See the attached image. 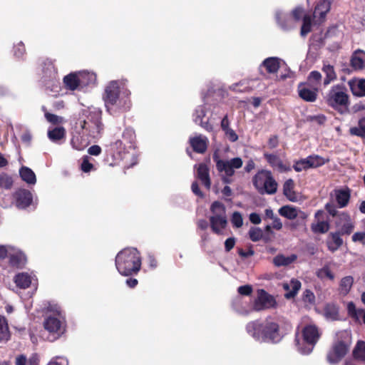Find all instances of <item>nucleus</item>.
I'll list each match as a JSON object with an SVG mask.
<instances>
[{
    "label": "nucleus",
    "mask_w": 365,
    "mask_h": 365,
    "mask_svg": "<svg viewBox=\"0 0 365 365\" xmlns=\"http://www.w3.org/2000/svg\"><path fill=\"white\" fill-rule=\"evenodd\" d=\"M115 264L117 270L121 275L136 274L141 268L140 254L136 248H125L117 254Z\"/></svg>",
    "instance_id": "obj_1"
},
{
    "label": "nucleus",
    "mask_w": 365,
    "mask_h": 365,
    "mask_svg": "<svg viewBox=\"0 0 365 365\" xmlns=\"http://www.w3.org/2000/svg\"><path fill=\"white\" fill-rule=\"evenodd\" d=\"M246 330L257 340L276 342L279 339V327L278 324L273 322L266 321L264 323L259 321L250 322L247 324Z\"/></svg>",
    "instance_id": "obj_2"
},
{
    "label": "nucleus",
    "mask_w": 365,
    "mask_h": 365,
    "mask_svg": "<svg viewBox=\"0 0 365 365\" xmlns=\"http://www.w3.org/2000/svg\"><path fill=\"white\" fill-rule=\"evenodd\" d=\"M80 128L83 135L91 136L92 138H100L103 130L101 110L97 108H88L86 118L80 122Z\"/></svg>",
    "instance_id": "obj_3"
},
{
    "label": "nucleus",
    "mask_w": 365,
    "mask_h": 365,
    "mask_svg": "<svg viewBox=\"0 0 365 365\" xmlns=\"http://www.w3.org/2000/svg\"><path fill=\"white\" fill-rule=\"evenodd\" d=\"M252 185L260 195H274L277 191L278 184L271 171L262 169L253 176Z\"/></svg>",
    "instance_id": "obj_4"
},
{
    "label": "nucleus",
    "mask_w": 365,
    "mask_h": 365,
    "mask_svg": "<svg viewBox=\"0 0 365 365\" xmlns=\"http://www.w3.org/2000/svg\"><path fill=\"white\" fill-rule=\"evenodd\" d=\"M326 102L341 114L346 113L349 110V95L346 93V88L341 85H336L331 88L327 94Z\"/></svg>",
    "instance_id": "obj_5"
},
{
    "label": "nucleus",
    "mask_w": 365,
    "mask_h": 365,
    "mask_svg": "<svg viewBox=\"0 0 365 365\" xmlns=\"http://www.w3.org/2000/svg\"><path fill=\"white\" fill-rule=\"evenodd\" d=\"M351 344L349 334L346 331L337 334V340L333 344L327 354V360L335 364L340 361L347 354Z\"/></svg>",
    "instance_id": "obj_6"
},
{
    "label": "nucleus",
    "mask_w": 365,
    "mask_h": 365,
    "mask_svg": "<svg viewBox=\"0 0 365 365\" xmlns=\"http://www.w3.org/2000/svg\"><path fill=\"white\" fill-rule=\"evenodd\" d=\"M213 160L216 163L217 170L220 172H225L226 177H232L235 174V169H239L242 166V160L239 158H234L230 160H223L220 159L217 154L213 155ZM223 182L230 183V181L227 178H223Z\"/></svg>",
    "instance_id": "obj_7"
},
{
    "label": "nucleus",
    "mask_w": 365,
    "mask_h": 365,
    "mask_svg": "<svg viewBox=\"0 0 365 365\" xmlns=\"http://www.w3.org/2000/svg\"><path fill=\"white\" fill-rule=\"evenodd\" d=\"M114 146L119 150V153L128 152L129 150L136 147V135L135 130L131 128H126L121 136V139L117 140Z\"/></svg>",
    "instance_id": "obj_8"
},
{
    "label": "nucleus",
    "mask_w": 365,
    "mask_h": 365,
    "mask_svg": "<svg viewBox=\"0 0 365 365\" xmlns=\"http://www.w3.org/2000/svg\"><path fill=\"white\" fill-rule=\"evenodd\" d=\"M302 334L307 345L305 349L302 348L300 352L303 354H309L312 351L315 344L320 337L321 333L315 325L309 324L304 328Z\"/></svg>",
    "instance_id": "obj_9"
},
{
    "label": "nucleus",
    "mask_w": 365,
    "mask_h": 365,
    "mask_svg": "<svg viewBox=\"0 0 365 365\" xmlns=\"http://www.w3.org/2000/svg\"><path fill=\"white\" fill-rule=\"evenodd\" d=\"M276 305V300L273 296L269 294L264 289L258 290L257 297L254 302V309L256 311L270 309L274 307Z\"/></svg>",
    "instance_id": "obj_10"
},
{
    "label": "nucleus",
    "mask_w": 365,
    "mask_h": 365,
    "mask_svg": "<svg viewBox=\"0 0 365 365\" xmlns=\"http://www.w3.org/2000/svg\"><path fill=\"white\" fill-rule=\"evenodd\" d=\"M13 198L15 205L20 210L27 208L33 202L31 192L26 189L20 188L14 192Z\"/></svg>",
    "instance_id": "obj_11"
},
{
    "label": "nucleus",
    "mask_w": 365,
    "mask_h": 365,
    "mask_svg": "<svg viewBox=\"0 0 365 365\" xmlns=\"http://www.w3.org/2000/svg\"><path fill=\"white\" fill-rule=\"evenodd\" d=\"M120 87L119 83L116 81H110L105 89L103 99L106 106H114L117 103L119 98Z\"/></svg>",
    "instance_id": "obj_12"
},
{
    "label": "nucleus",
    "mask_w": 365,
    "mask_h": 365,
    "mask_svg": "<svg viewBox=\"0 0 365 365\" xmlns=\"http://www.w3.org/2000/svg\"><path fill=\"white\" fill-rule=\"evenodd\" d=\"M277 24L284 30H288L292 27L297 21V8L292 10L289 14L277 11L275 14Z\"/></svg>",
    "instance_id": "obj_13"
},
{
    "label": "nucleus",
    "mask_w": 365,
    "mask_h": 365,
    "mask_svg": "<svg viewBox=\"0 0 365 365\" xmlns=\"http://www.w3.org/2000/svg\"><path fill=\"white\" fill-rule=\"evenodd\" d=\"M331 2L329 0H319L314 8L313 18L315 22L321 24L326 21L327 14L331 9Z\"/></svg>",
    "instance_id": "obj_14"
},
{
    "label": "nucleus",
    "mask_w": 365,
    "mask_h": 365,
    "mask_svg": "<svg viewBox=\"0 0 365 365\" xmlns=\"http://www.w3.org/2000/svg\"><path fill=\"white\" fill-rule=\"evenodd\" d=\"M91 138H92L91 136L83 135L80 129L73 133L71 144L74 149L83 150L89 145Z\"/></svg>",
    "instance_id": "obj_15"
},
{
    "label": "nucleus",
    "mask_w": 365,
    "mask_h": 365,
    "mask_svg": "<svg viewBox=\"0 0 365 365\" xmlns=\"http://www.w3.org/2000/svg\"><path fill=\"white\" fill-rule=\"evenodd\" d=\"M336 226L341 235H349L354 230V225L349 215L346 212H340L338 215Z\"/></svg>",
    "instance_id": "obj_16"
},
{
    "label": "nucleus",
    "mask_w": 365,
    "mask_h": 365,
    "mask_svg": "<svg viewBox=\"0 0 365 365\" xmlns=\"http://www.w3.org/2000/svg\"><path fill=\"white\" fill-rule=\"evenodd\" d=\"M197 167L196 178L201 182L207 190L211 187V179L210 176V168L205 163H200Z\"/></svg>",
    "instance_id": "obj_17"
},
{
    "label": "nucleus",
    "mask_w": 365,
    "mask_h": 365,
    "mask_svg": "<svg viewBox=\"0 0 365 365\" xmlns=\"http://www.w3.org/2000/svg\"><path fill=\"white\" fill-rule=\"evenodd\" d=\"M264 158L274 170H277L279 173L290 170L289 165L284 164L282 160L277 155L264 153Z\"/></svg>",
    "instance_id": "obj_18"
},
{
    "label": "nucleus",
    "mask_w": 365,
    "mask_h": 365,
    "mask_svg": "<svg viewBox=\"0 0 365 365\" xmlns=\"http://www.w3.org/2000/svg\"><path fill=\"white\" fill-rule=\"evenodd\" d=\"M26 262V256L20 250L9 255V264L12 268L23 269L25 267Z\"/></svg>",
    "instance_id": "obj_19"
},
{
    "label": "nucleus",
    "mask_w": 365,
    "mask_h": 365,
    "mask_svg": "<svg viewBox=\"0 0 365 365\" xmlns=\"http://www.w3.org/2000/svg\"><path fill=\"white\" fill-rule=\"evenodd\" d=\"M210 227L212 232L217 235L222 233V230L227 226V221L224 215H215L210 217Z\"/></svg>",
    "instance_id": "obj_20"
},
{
    "label": "nucleus",
    "mask_w": 365,
    "mask_h": 365,
    "mask_svg": "<svg viewBox=\"0 0 365 365\" xmlns=\"http://www.w3.org/2000/svg\"><path fill=\"white\" fill-rule=\"evenodd\" d=\"M44 328L51 333L60 336L63 333L61 322L55 317H47L43 322Z\"/></svg>",
    "instance_id": "obj_21"
},
{
    "label": "nucleus",
    "mask_w": 365,
    "mask_h": 365,
    "mask_svg": "<svg viewBox=\"0 0 365 365\" xmlns=\"http://www.w3.org/2000/svg\"><path fill=\"white\" fill-rule=\"evenodd\" d=\"M189 141L194 152L202 154L207 150V139L206 137L195 136L190 138Z\"/></svg>",
    "instance_id": "obj_22"
},
{
    "label": "nucleus",
    "mask_w": 365,
    "mask_h": 365,
    "mask_svg": "<svg viewBox=\"0 0 365 365\" xmlns=\"http://www.w3.org/2000/svg\"><path fill=\"white\" fill-rule=\"evenodd\" d=\"M348 84L354 96L358 97L365 96V79H351L349 81Z\"/></svg>",
    "instance_id": "obj_23"
},
{
    "label": "nucleus",
    "mask_w": 365,
    "mask_h": 365,
    "mask_svg": "<svg viewBox=\"0 0 365 365\" xmlns=\"http://www.w3.org/2000/svg\"><path fill=\"white\" fill-rule=\"evenodd\" d=\"M351 66L356 71L365 68V52L362 50L355 51L351 58Z\"/></svg>",
    "instance_id": "obj_24"
},
{
    "label": "nucleus",
    "mask_w": 365,
    "mask_h": 365,
    "mask_svg": "<svg viewBox=\"0 0 365 365\" xmlns=\"http://www.w3.org/2000/svg\"><path fill=\"white\" fill-rule=\"evenodd\" d=\"M324 164V160L319 156H309L298 160V171L301 169L316 168Z\"/></svg>",
    "instance_id": "obj_25"
},
{
    "label": "nucleus",
    "mask_w": 365,
    "mask_h": 365,
    "mask_svg": "<svg viewBox=\"0 0 365 365\" xmlns=\"http://www.w3.org/2000/svg\"><path fill=\"white\" fill-rule=\"evenodd\" d=\"M280 62L277 57H269L262 61L260 68H264L268 73H276L280 68Z\"/></svg>",
    "instance_id": "obj_26"
},
{
    "label": "nucleus",
    "mask_w": 365,
    "mask_h": 365,
    "mask_svg": "<svg viewBox=\"0 0 365 365\" xmlns=\"http://www.w3.org/2000/svg\"><path fill=\"white\" fill-rule=\"evenodd\" d=\"M334 195L338 207L340 208L345 207L348 205L351 197L349 189L335 190Z\"/></svg>",
    "instance_id": "obj_27"
},
{
    "label": "nucleus",
    "mask_w": 365,
    "mask_h": 365,
    "mask_svg": "<svg viewBox=\"0 0 365 365\" xmlns=\"http://www.w3.org/2000/svg\"><path fill=\"white\" fill-rule=\"evenodd\" d=\"M14 282L17 287L25 289L31 286V277L27 272H20L14 276Z\"/></svg>",
    "instance_id": "obj_28"
},
{
    "label": "nucleus",
    "mask_w": 365,
    "mask_h": 365,
    "mask_svg": "<svg viewBox=\"0 0 365 365\" xmlns=\"http://www.w3.org/2000/svg\"><path fill=\"white\" fill-rule=\"evenodd\" d=\"M299 96L304 101L307 102H314L318 96V89L316 88H302L299 91Z\"/></svg>",
    "instance_id": "obj_29"
},
{
    "label": "nucleus",
    "mask_w": 365,
    "mask_h": 365,
    "mask_svg": "<svg viewBox=\"0 0 365 365\" xmlns=\"http://www.w3.org/2000/svg\"><path fill=\"white\" fill-rule=\"evenodd\" d=\"M19 175L22 180L28 184L34 185L36 182L35 173L31 168L28 167H21L19 170Z\"/></svg>",
    "instance_id": "obj_30"
},
{
    "label": "nucleus",
    "mask_w": 365,
    "mask_h": 365,
    "mask_svg": "<svg viewBox=\"0 0 365 365\" xmlns=\"http://www.w3.org/2000/svg\"><path fill=\"white\" fill-rule=\"evenodd\" d=\"M354 283V278L351 276H346L343 277L339 283V294L341 296H346L347 295Z\"/></svg>",
    "instance_id": "obj_31"
},
{
    "label": "nucleus",
    "mask_w": 365,
    "mask_h": 365,
    "mask_svg": "<svg viewBox=\"0 0 365 365\" xmlns=\"http://www.w3.org/2000/svg\"><path fill=\"white\" fill-rule=\"evenodd\" d=\"M315 24H319L315 22V19L312 18L311 15H305L302 19V25L300 31L301 36H307L312 31V26Z\"/></svg>",
    "instance_id": "obj_32"
},
{
    "label": "nucleus",
    "mask_w": 365,
    "mask_h": 365,
    "mask_svg": "<svg viewBox=\"0 0 365 365\" xmlns=\"http://www.w3.org/2000/svg\"><path fill=\"white\" fill-rule=\"evenodd\" d=\"M11 336L8 320L0 314V341H7Z\"/></svg>",
    "instance_id": "obj_33"
},
{
    "label": "nucleus",
    "mask_w": 365,
    "mask_h": 365,
    "mask_svg": "<svg viewBox=\"0 0 365 365\" xmlns=\"http://www.w3.org/2000/svg\"><path fill=\"white\" fill-rule=\"evenodd\" d=\"M65 86L71 90L75 91L80 85V79L76 73H69L63 78Z\"/></svg>",
    "instance_id": "obj_34"
},
{
    "label": "nucleus",
    "mask_w": 365,
    "mask_h": 365,
    "mask_svg": "<svg viewBox=\"0 0 365 365\" xmlns=\"http://www.w3.org/2000/svg\"><path fill=\"white\" fill-rule=\"evenodd\" d=\"M294 182L292 179L286 180L283 185V193L290 201L295 202L297 195L294 191Z\"/></svg>",
    "instance_id": "obj_35"
},
{
    "label": "nucleus",
    "mask_w": 365,
    "mask_h": 365,
    "mask_svg": "<svg viewBox=\"0 0 365 365\" xmlns=\"http://www.w3.org/2000/svg\"><path fill=\"white\" fill-rule=\"evenodd\" d=\"M324 316L327 320L334 321L339 319L337 306L334 304H327L324 308Z\"/></svg>",
    "instance_id": "obj_36"
},
{
    "label": "nucleus",
    "mask_w": 365,
    "mask_h": 365,
    "mask_svg": "<svg viewBox=\"0 0 365 365\" xmlns=\"http://www.w3.org/2000/svg\"><path fill=\"white\" fill-rule=\"evenodd\" d=\"M249 237L252 242H258L262 238L265 242L270 240V237L267 235H264L262 230L259 227H252L249 230Z\"/></svg>",
    "instance_id": "obj_37"
},
{
    "label": "nucleus",
    "mask_w": 365,
    "mask_h": 365,
    "mask_svg": "<svg viewBox=\"0 0 365 365\" xmlns=\"http://www.w3.org/2000/svg\"><path fill=\"white\" fill-rule=\"evenodd\" d=\"M297 259L296 255H292L289 257H285L283 255H278L273 258V264L276 267L287 266L292 263Z\"/></svg>",
    "instance_id": "obj_38"
},
{
    "label": "nucleus",
    "mask_w": 365,
    "mask_h": 365,
    "mask_svg": "<svg viewBox=\"0 0 365 365\" xmlns=\"http://www.w3.org/2000/svg\"><path fill=\"white\" fill-rule=\"evenodd\" d=\"M347 311L349 315L355 319L359 320L360 318H362L365 324V311L364 309H357L354 302H350L347 304Z\"/></svg>",
    "instance_id": "obj_39"
},
{
    "label": "nucleus",
    "mask_w": 365,
    "mask_h": 365,
    "mask_svg": "<svg viewBox=\"0 0 365 365\" xmlns=\"http://www.w3.org/2000/svg\"><path fill=\"white\" fill-rule=\"evenodd\" d=\"M48 137L53 142H57L66 137V129L63 127H56L48 131Z\"/></svg>",
    "instance_id": "obj_40"
},
{
    "label": "nucleus",
    "mask_w": 365,
    "mask_h": 365,
    "mask_svg": "<svg viewBox=\"0 0 365 365\" xmlns=\"http://www.w3.org/2000/svg\"><path fill=\"white\" fill-rule=\"evenodd\" d=\"M340 233H332L328 241L327 246L329 250L336 251L343 243L342 239L339 236Z\"/></svg>",
    "instance_id": "obj_41"
},
{
    "label": "nucleus",
    "mask_w": 365,
    "mask_h": 365,
    "mask_svg": "<svg viewBox=\"0 0 365 365\" xmlns=\"http://www.w3.org/2000/svg\"><path fill=\"white\" fill-rule=\"evenodd\" d=\"M322 71L326 74V78L324 81V84L325 86L329 84L332 81L336 78V74L332 66L329 64H324Z\"/></svg>",
    "instance_id": "obj_42"
},
{
    "label": "nucleus",
    "mask_w": 365,
    "mask_h": 365,
    "mask_svg": "<svg viewBox=\"0 0 365 365\" xmlns=\"http://www.w3.org/2000/svg\"><path fill=\"white\" fill-rule=\"evenodd\" d=\"M14 185L11 175L6 173H0V189L11 190Z\"/></svg>",
    "instance_id": "obj_43"
},
{
    "label": "nucleus",
    "mask_w": 365,
    "mask_h": 365,
    "mask_svg": "<svg viewBox=\"0 0 365 365\" xmlns=\"http://www.w3.org/2000/svg\"><path fill=\"white\" fill-rule=\"evenodd\" d=\"M353 355L359 361L365 363V342L359 341L354 349Z\"/></svg>",
    "instance_id": "obj_44"
},
{
    "label": "nucleus",
    "mask_w": 365,
    "mask_h": 365,
    "mask_svg": "<svg viewBox=\"0 0 365 365\" xmlns=\"http://www.w3.org/2000/svg\"><path fill=\"white\" fill-rule=\"evenodd\" d=\"M351 135L365 138V118L359 120L358 125L351 128Z\"/></svg>",
    "instance_id": "obj_45"
},
{
    "label": "nucleus",
    "mask_w": 365,
    "mask_h": 365,
    "mask_svg": "<svg viewBox=\"0 0 365 365\" xmlns=\"http://www.w3.org/2000/svg\"><path fill=\"white\" fill-rule=\"evenodd\" d=\"M279 213L280 215L290 220L297 217V209H295L294 207H291L288 205L282 206L279 210Z\"/></svg>",
    "instance_id": "obj_46"
},
{
    "label": "nucleus",
    "mask_w": 365,
    "mask_h": 365,
    "mask_svg": "<svg viewBox=\"0 0 365 365\" xmlns=\"http://www.w3.org/2000/svg\"><path fill=\"white\" fill-rule=\"evenodd\" d=\"M317 275L322 279H329L330 280H333L334 279V274L332 273L328 265H325L322 268L318 269L317 271Z\"/></svg>",
    "instance_id": "obj_47"
},
{
    "label": "nucleus",
    "mask_w": 365,
    "mask_h": 365,
    "mask_svg": "<svg viewBox=\"0 0 365 365\" xmlns=\"http://www.w3.org/2000/svg\"><path fill=\"white\" fill-rule=\"evenodd\" d=\"M302 302L307 307L313 306L315 303L314 294L312 291L307 289L302 294Z\"/></svg>",
    "instance_id": "obj_48"
},
{
    "label": "nucleus",
    "mask_w": 365,
    "mask_h": 365,
    "mask_svg": "<svg viewBox=\"0 0 365 365\" xmlns=\"http://www.w3.org/2000/svg\"><path fill=\"white\" fill-rule=\"evenodd\" d=\"M210 211L215 215H224L225 213V207L224 205L219 202L215 201L210 206Z\"/></svg>",
    "instance_id": "obj_49"
},
{
    "label": "nucleus",
    "mask_w": 365,
    "mask_h": 365,
    "mask_svg": "<svg viewBox=\"0 0 365 365\" xmlns=\"http://www.w3.org/2000/svg\"><path fill=\"white\" fill-rule=\"evenodd\" d=\"M312 229L315 232L324 233L329 230V225L327 222L320 221L317 222L316 224H313L312 225Z\"/></svg>",
    "instance_id": "obj_50"
},
{
    "label": "nucleus",
    "mask_w": 365,
    "mask_h": 365,
    "mask_svg": "<svg viewBox=\"0 0 365 365\" xmlns=\"http://www.w3.org/2000/svg\"><path fill=\"white\" fill-rule=\"evenodd\" d=\"M89 159L90 157L88 155H84L82 158L81 169L83 173H89L94 168L93 165L89 161Z\"/></svg>",
    "instance_id": "obj_51"
},
{
    "label": "nucleus",
    "mask_w": 365,
    "mask_h": 365,
    "mask_svg": "<svg viewBox=\"0 0 365 365\" xmlns=\"http://www.w3.org/2000/svg\"><path fill=\"white\" fill-rule=\"evenodd\" d=\"M231 222L234 227L239 228L241 227L243 225V219L240 212L235 211L233 212Z\"/></svg>",
    "instance_id": "obj_52"
},
{
    "label": "nucleus",
    "mask_w": 365,
    "mask_h": 365,
    "mask_svg": "<svg viewBox=\"0 0 365 365\" xmlns=\"http://www.w3.org/2000/svg\"><path fill=\"white\" fill-rule=\"evenodd\" d=\"M46 119L53 125H58L62 123V118L48 112L45 113Z\"/></svg>",
    "instance_id": "obj_53"
},
{
    "label": "nucleus",
    "mask_w": 365,
    "mask_h": 365,
    "mask_svg": "<svg viewBox=\"0 0 365 365\" xmlns=\"http://www.w3.org/2000/svg\"><path fill=\"white\" fill-rule=\"evenodd\" d=\"M252 287L250 284L240 286L237 289L238 293L243 296H250L252 293Z\"/></svg>",
    "instance_id": "obj_54"
},
{
    "label": "nucleus",
    "mask_w": 365,
    "mask_h": 365,
    "mask_svg": "<svg viewBox=\"0 0 365 365\" xmlns=\"http://www.w3.org/2000/svg\"><path fill=\"white\" fill-rule=\"evenodd\" d=\"M26 52V48L23 43L20 42L14 46V55L18 58L22 57Z\"/></svg>",
    "instance_id": "obj_55"
},
{
    "label": "nucleus",
    "mask_w": 365,
    "mask_h": 365,
    "mask_svg": "<svg viewBox=\"0 0 365 365\" xmlns=\"http://www.w3.org/2000/svg\"><path fill=\"white\" fill-rule=\"evenodd\" d=\"M191 190L192 192L198 196L200 198H204L205 195L204 193L200 190L199 187V185L197 181H194L191 185Z\"/></svg>",
    "instance_id": "obj_56"
},
{
    "label": "nucleus",
    "mask_w": 365,
    "mask_h": 365,
    "mask_svg": "<svg viewBox=\"0 0 365 365\" xmlns=\"http://www.w3.org/2000/svg\"><path fill=\"white\" fill-rule=\"evenodd\" d=\"M224 132L225 133V135L227 136V138L229 139L230 141L235 142L238 140V135H237L235 131L234 130H232V128H229V129L225 130Z\"/></svg>",
    "instance_id": "obj_57"
},
{
    "label": "nucleus",
    "mask_w": 365,
    "mask_h": 365,
    "mask_svg": "<svg viewBox=\"0 0 365 365\" xmlns=\"http://www.w3.org/2000/svg\"><path fill=\"white\" fill-rule=\"evenodd\" d=\"M292 284V290L284 294V297L287 299H290L292 297H294L295 294H297V280L292 279L291 281Z\"/></svg>",
    "instance_id": "obj_58"
},
{
    "label": "nucleus",
    "mask_w": 365,
    "mask_h": 365,
    "mask_svg": "<svg viewBox=\"0 0 365 365\" xmlns=\"http://www.w3.org/2000/svg\"><path fill=\"white\" fill-rule=\"evenodd\" d=\"M235 238L229 237L225 242V250L226 252H230L235 245Z\"/></svg>",
    "instance_id": "obj_59"
},
{
    "label": "nucleus",
    "mask_w": 365,
    "mask_h": 365,
    "mask_svg": "<svg viewBox=\"0 0 365 365\" xmlns=\"http://www.w3.org/2000/svg\"><path fill=\"white\" fill-rule=\"evenodd\" d=\"M279 140L277 135L271 136L268 140L267 145L269 149H274L278 146Z\"/></svg>",
    "instance_id": "obj_60"
},
{
    "label": "nucleus",
    "mask_w": 365,
    "mask_h": 365,
    "mask_svg": "<svg viewBox=\"0 0 365 365\" xmlns=\"http://www.w3.org/2000/svg\"><path fill=\"white\" fill-rule=\"evenodd\" d=\"M101 148L99 145H93L88 148V153L91 155L97 156L101 154Z\"/></svg>",
    "instance_id": "obj_61"
},
{
    "label": "nucleus",
    "mask_w": 365,
    "mask_h": 365,
    "mask_svg": "<svg viewBox=\"0 0 365 365\" xmlns=\"http://www.w3.org/2000/svg\"><path fill=\"white\" fill-rule=\"evenodd\" d=\"M326 210L332 216L338 217V211L336 207L332 203H327L325 205Z\"/></svg>",
    "instance_id": "obj_62"
},
{
    "label": "nucleus",
    "mask_w": 365,
    "mask_h": 365,
    "mask_svg": "<svg viewBox=\"0 0 365 365\" xmlns=\"http://www.w3.org/2000/svg\"><path fill=\"white\" fill-rule=\"evenodd\" d=\"M326 210L332 216L338 217V211L336 207L332 203H327L325 205Z\"/></svg>",
    "instance_id": "obj_63"
},
{
    "label": "nucleus",
    "mask_w": 365,
    "mask_h": 365,
    "mask_svg": "<svg viewBox=\"0 0 365 365\" xmlns=\"http://www.w3.org/2000/svg\"><path fill=\"white\" fill-rule=\"evenodd\" d=\"M238 254L240 257L246 258L254 255L255 251L252 248H250L247 251H245L243 249L239 248Z\"/></svg>",
    "instance_id": "obj_64"
}]
</instances>
